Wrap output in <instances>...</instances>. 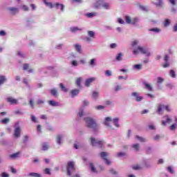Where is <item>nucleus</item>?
Here are the masks:
<instances>
[{"instance_id": "nucleus-26", "label": "nucleus", "mask_w": 177, "mask_h": 177, "mask_svg": "<svg viewBox=\"0 0 177 177\" xmlns=\"http://www.w3.org/2000/svg\"><path fill=\"white\" fill-rule=\"evenodd\" d=\"M118 121H120V119L118 118H114L113 121V124H115V126L117 127V128L120 127V124H118Z\"/></svg>"}, {"instance_id": "nucleus-41", "label": "nucleus", "mask_w": 177, "mask_h": 177, "mask_svg": "<svg viewBox=\"0 0 177 177\" xmlns=\"http://www.w3.org/2000/svg\"><path fill=\"white\" fill-rule=\"evenodd\" d=\"M164 82V79L161 77L157 78V84H162Z\"/></svg>"}, {"instance_id": "nucleus-59", "label": "nucleus", "mask_w": 177, "mask_h": 177, "mask_svg": "<svg viewBox=\"0 0 177 177\" xmlns=\"http://www.w3.org/2000/svg\"><path fill=\"white\" fill-rule=\"evenodd\" d=\"M44 172H45V174H46L47 175H50V169L46 168V169H45Z\"/></svg>"}, {"instance_id": "nucleus-44", "label": "nucleus", "mask_w": 177, "mask_h": 177, "mask_svg": "<svg viewBox=\"0 0 177 177\" xmlns=\"http://www.w3.org/2000/svg\"><path fill=\"white\" fill-rule=\"evenodd\" d=\"M171 22L169 21V19H167L165 21L164 26L165 27H168V26H169Z\"/></svg>"}, {"instance_id": "nucleus-46", "label": "nucleus", "mask_w": 177, "mask_h": 177, "mask_svg": "<svg viewBox=\"0 0 177 177\" xmlns=\"http://www.w3.org/2000/svg\"><path fill=\"white\" fill-rule=\"evenodd\" d=\"M29 67H30V64H24V70L25 71H27V70H28Z\"/></svg>"}, {"instance_id": "nucleus-3", "label": "nucleus", "mask_w": 177, "mask_h": 177, "mask_svg": "<svg viewBox=\"0 0 177 177\" xmlns=\"http://www.w3.org/2000/svg\"><path fill=\"white\" fill-rule=\"evenodd\" d=\"M139 52H140V53H142V55H147V56H150V52H149V50H147V48H145V47H142L140 46H139L137 49H134L133 51V53L134 55H138V53H139Z\"/></svg>"}, {"instance_id": "nucleus-34", "label": "nucleus", "mask_w": 177, "mask_h": 177, "mask_svg": "<svg viewBox=\"0 0 177 177\" xmlns=\"http://www.w3.org/2000/svg\"><path fill=\"white\" fill-rule=\"evenodd\" d=\"M75 48L76 49L77 52L81 53V46L80 44H75Z\"/></svg>"}, {"instance_id": "nucleus-36", "label": "nucleus", "mask_w": 177, "mask_h": 177, "mask_svg": "<svg viewBox=\"0 0 177 177\" xmlns=\"http://www.w3.org/2000/svg\"><path fill=\"white\" fill-rule=\"evenodd\" d=\"M167 122H172V119L167 118V122L166 121H162V125H167Z\"/></svg>"}, {"instance_id": "nucleus-32", "label": "nucleus", "mask_w": 177, "mask_h": 177, "mask_svg": "<svg viewBox=\"0 0 177 177\" xmlns=\"http://www.w3.org/2000/svg\"><path fill=\"white\" fill-rule=\"evenodd\" d=\"M86 17L91 18L94 17V16H96V12H89L86 14Z\"/></svg>"}, {"instance_id": "nucleus-6", "label": "nucleus", "mask_w": 177, "mask_h": 177, "mask_svg": "<svg viewBox=\"0 0 177 177\" xmlns=\"http://www.w3.org/2000/svg\"><path fill=\"white\" fill-rule=\"evenodd\" d=\"M100 156L101 158L104 160V161H106L107 165H110L111 164L110 160L107 158V157H109V153L107 152L102 151L100 153Z\"/></svg>"}, {"instance_id": "nucleus-23", "label": "nucleus", "mask_w": 177, "mask_h": 177, "mask_svg": "<svg viewBox=\"0 0 177 177\" xmlns=\"http://www.w3.org/2000/svg\"><path fill=\"white\" fill-rule=\"evenodd\" d=\"M6 82V77L4 75L0 76V85H2Z\"/></svg>"}, {"instance_id": "nucleus-51", "label": "nucleus", "mask_w": 177, "mask_h": 177, "mask_svg": "<svg viewBox=\"0 0 177 177\" xmlns=\"http://www.w3.org/2000/svg\"><path fill=\"white\" fill-rule=\"evenodd\" d=\"M29 104L32 109H34V100H30Z\"/></svg>"}, {"instance_id": "nucleus-15", "label": "nucleus", "mask_w": 177, "mask_h": 177, "mask_svg": "<svg viewBox=\"0 0 177 177\" xmlns=\"http://www.w3.org/2000/svg\"><path fill=\"white\" fill-rule=\"evenodd\" d=\"M8 10L11 12V15H17L19 13V9L17 8L12 7L8 8Z\"/></svg>"}, {"instance_id": "nucleus-7", "label": "nucleus", "mask_w": 177, "mask_h": 177, "mask_svg": "<svg viewBox=\"0 0 177 177\" xmlns=\"http://www.w3.org/2000/svg\"><path fill=\"white\" fill-rule=\"evenodd\" d=\"M162 109H165L166 111H171V109H169V106L159 105L158 107L157 113H158V114H161V113H162Z\"/></svg>"}, {"instance_id": "nucleus-43", "label": "nucleus", "mask_w": 177, "mask_h": 177, "mask_svg": "<svg viewBox=\"0 0 177 177\" xmlns=\"http://www.w3.org/2000/svg\"><path fill=\"white\" fill-rule=\"evenodd\" d=\"M59 86L64 92H67V88L66 87H64V85L62 83L59 84Z\"/></svg>"}, {"instance_id": "nucleus-33", "label": "nucleus", "mask_w": 177, "mask_h": 177, "mask_svg": "<svg viewBox=\"0 0 177 177\" xmlns=\"http://www.w3.org/2000/svg\"><path fill=\"white\" fill-rule=\"evenodd\" d=\"M122 53H119L118 54V55L116 56V60L118 61V62H121V60H122Z\"/></svg>"}, {"instance_id": "nucleus-1", "label": "nucleus", "mask_w": 177, "mask_h": 177, "mask_svg": "<svg viewBox=\"0 0 177 177\" xmlns=\"http://www.w3.org/2000/svg\"><path fill=\"white\" fill-rule=\"evenodd\" d=\"M84 121L86 124L87 128L93 129V132H97L99 131V125L96 123V121L92 118H85Z\"/></svg>"}, {"instance_id": "nucleus-62", "label": "nucleus", "mask_w": 177, "mask_h": 177, "mask_svg": "<svg viewBox=\"0 0 177 177\" xmlns=\"http://www.w3.org/2000/svg\"><path fill=\"white\" fill-rule=\"evenodd\" d=\"M103 109H104V106H103V105H100V106H96L97 110H102Z\"/></svg>"}, {"instance_id": "nucleus-27", "label": "nucleus", "mask_w": 177, "mask_h": 177, "mask_svg": "<svg viewBox=\"0 0 177 177\" xmlns=\"http://www.w3.org/2000/svg\"><path fill=\"white\" fill-rule=\"evenodd\" d=\"M50 92L53 96L57 97V91H56V89L53 88L50 91Z\"/></svg>"}, {"instance_id": "nucleus-30", "label": "nucleus", "mask_w": 177, "mask_h": 177, "mask_svg": "<svg viewBox=\"0 0 177 177\" xmlns=\"http://www.w3.org/2000/svg\"><path fill=\"white\" fill-rule=\"evenodd\" d=\"M19 154H20V152H17L15 153L11 154L10 155V158H17Z\"/></svg>"}, {"instance_id": "nucleus-31", "label": "nucleus", "mask_w": 177, "mask_h": 177, "mask_svg": "<svg viewBox=\"0 0 177 177\" xmlns=\"http://www.w3.org/2000/svg\"><path fill=\"white\" fill-rule=\"evenodd\" d=\"M48 149H49V144H48V142H45L44 145H43V149L42 150H44V151L48 150Z\"/></svg>"}, {"instance_id": "nucleus-52", "label": "nucleus", "mask_w": 177, "mask_h": 177, "mask_svg": "<svg viewBox=\"0 0 177 177\" xmlns=\"http://www.w3.org/2000/svg\"><path fill=\"white\" fill-rule=\"evenodd\" d=\"M84 115V109H80L79 111V117H82Z\"/></svg>"}, {"instance_id": "nucleus-13", "label": "nucleus", "mask_w": 177, "mask_h": 177, "mask_svg": "<svg viewBox=\"0 0 177 177\" xmlns=\"http://www.w3.org/2000/svg\"><path fill=\"white\" fill-rule=\"evenodd\" d=\"M110 122H113V119L110 117L106 118L104 122V125L110 127Z\"/></svg>"}, {"instance_id": "nucleus-47", "label": "nucleus", "mask_w": 177, "mask_h": 177, "mask_svg": "<svg viewBox=\"0 0 177 177\" xmlns=\"http://www.w3.org/2000/svg\"><path fill=\"white\" fill-rule=\"evenodd\" d=\"M97 96H99V93H97L96 91H93V97L94 99H96L97 97Z\"/></svg>"}, {"instance_id": "nucleus-25", "label": "nucleus", "mask_w": 177, "mask_h": 177, "mask_svg": "<svg viewBox=\"0 0 177 177\" xmlns=\"http://www.w3.org/2000/svg\"><path fill=\"white\" fill-rule=\"evenodd\" d=\"M125 20H126V23H127V24H131V23H132V18H131V17L126 16L125 17Z\"/></svg>"}, {"instance_id": "nucleus-4", "label": "nucleus", "mask_w": 177, "mask_h": 177, "mask_svg": "<svg viewBox=\"0 0 177 177\" xmlns=\"http://www.w3.org/2000/svg\"><path fill=\"white\" fill-rule=\"evenodd\" d=\"M91 145L93 147H97L102 149L104 145V142L103 140H97L94 138H91Z\"/></svg>"}, {"instance_id": "nucleus-49", "label": "nucleus", "mask_w": 177, "mask_h": 177, "mask_svg": "<svg viewBox=\"0 0 177 177\" xmlns=\"http://www.w3.org/2000/svg\"><path fill=\"white\" fill-rule=\"evenodd\" d=\"M86 106H89V102H88V100H84L83 102L82 107H86Z\"/></svg>"}, {"instance_id": "nucleus-29", "label": "nucleus", "mask_w": 177, "mask_h": 177, "mask_svg": "<svg viewBox=\"0 0 177 177\" xmlns=\"http://www.w3.org/2000/svg\"><path fill=\"white\" fill-rule=\"evenodd\" d=\"M81 28H78L77 27H73V28H71V32H77V31H81Z\"/></svg>"}, {"instance_id": "nucleus-39", "label": "nucleus", "mask_w": 177, "mask_h": 177, "mask_svg": "<svg viewBox=\"0 0 177 177\" xmlns=\"http://www.w3.org/2000/svg\"><path fill=\"white\" fill-rule=\"evenodd\" d=\"M169 75L171 77V78H175L176 77V75L175 74V71L174 70L170 71Z\"/></svg>"}, {"instance_id": "nucleus-50", "label": "nucleus", "mask_w": 177, "mask_h": 177, "mask_svg": "<svg viewBox=\"0 0 177 177\" xmlns=\"http://www.w3.org/2000/svg\"><path fill=\"white\" fill-rule=\"evenodd\" d=\"M136 138L138 139V140H140V142H146V139H145L142 137H140L139 136H137Z\"/></svg>"}, {"instance_id": "nucleus-18", "label": "nucleus", "mask_w": 177, "mask_h": 177, "mask_svg": "<svg viewBox=\"0 0 177 177\" xmlns=\"http://www.w3.org/2000/svg\"><path fill=\"white\" fill-rule=\"evenodd\" d=\"M71 93L72 95V97H74L75 96H77L78 93H80V90L78 89H74L71 91Z\"/></svg>"}, {"instance_id": "nucleus-28", "label": "nucleus", "mask_w": 177, "mask_h": 177, "mask_svg": "<svg viewBox=\"0 0 177 177\" xmlns=\"http://www.w3.org/2000/svg\"><path fill=\"white\" fill-rule=\"evenodd\" d=\"M62 139H63V137L62 136H57V143L58 145H62Z\"/></svg>"}, {"instance_id": "nucleus-8", "label": "nucleus", "mask_w": 177, "mask_h": 177, "mask_svg": "<svg viewBox=\"0 0 177 177\" xmlns=\"http://www.w3.org/2000/svg\"><path fill=\"white\" fill-rule=\"evenodd\" d=\"M88 35L90 37H86L85 39H86V41H87V42H91V41H92V39H91V38H95V32H93L92 30H88Z\"/></svg>"}, {"instance_id": "nucleus-19", "label": "nucleus", "mask_w": 177, "mask_h": 177, "mask_svg": "<svg viewBox=\"0 0 177 177\" xmlns=\"http://www.w3.org/2000/svg\"><path fill=\"white\" fill-rule=\"evenodd\" d=\"M131 168L134 171H139V170L142 169V166H140V165H134L131 167Z\"/></svg>"}, {"instance_id": "nucleus-20", "label": "nucleus", "mask_w": 177, "mask_h": 177, "mask_svg": "<svg viewBox=\"0 0 177 177\" xmlns=\"http://www.w3.org/2000/svg\"><path fill=\"white\" fill-rule=\"evenodd\" d=\"M48 104H50V106H60V104H59V102H56L54 100H50L48 101Z\"/></svg>"}, {"instance_id": "nucleus-22", "label": "nucleus", "mask_w": 177, "mask_h": 177, "mask_svg": "<svg viewBox=\"0 0 177 177\" xmlns=\"http://www.w3.org/2000/svg\"><path fill=\"white\" fill-rule=\"evenodd\" d=\"M144 85H145V88H147V89H148V91H149L150 92L153 91V87L147 82H144Z\"/></svg>"}, {"instance_id": "nucleus-61", "label": "nucleus", "mask_w": 177, "mask_h": 177, "mask_svg": "<svg viewBox=\"0 0 177 177\" xmlns=\"http://www.w3.org/2000/svg\"><path fill=\"white\" fill-rule=\"evenodd\" d=\"M105 74H106V75H107L108 77H111V71L107 70V71H106Z\"/></svg>"}, {"instance_id": "nucleus-17", "label": "nucleus", "mask_w": 177, "mask_h": 177, "mask_svg": "<svg viewBox=\"0 0 177 177\" xmlns=\"http://www.w3.org/2000/svg\"><path fill=\"white\" fill-rule=\"evenodd\" d=\"M81 82H82V77H78L76 80V85L80 88L82 89V85H81Z\"/></svg>"}, {"instance_id": "nucleus-45", "label": "nucleus", "mask_w": 177, "mask_h": 177, "mask_svg": "<svg viewBox=\"0 0 177 177\" xmlns=\"http://www.w3.org/2000/svg\"><path fill=\"white\" fill-rule=\"evenodd\" d=\"M133 149H135V150L139 151V144H134L132 145Z\"/></svg>"}, {"instance_id": "nucleus-12", "label": "nucleus", "mask_w": 177, "mask_h": 177, "mask_svg": "<svg viewBox=\"0 0 177 177\" xmlns=\"http://www.w3.org/2000/svg\"><path fill=\"white\" fill-rule=\"evenodd\" d=\"M104 2V0L97 1L94 4V8H100V6H102Z\"/></svg>"}, {"instance_id": "nucleus-42", "label": "nucleus", "mask_w": 177, "mask_h": 177, "mask_svg": "<svg viewBox=\"0 0 177 177\" xmlns=\"http://www.w3.org/2000/svg\"><path fill=\"white\" fill-rule=\"evenodd\" d=\"M21 8H22V10H24L25 12H28L30 10V8H28V6L26 5H23Z\"/></svg>"}, {"instance_id": "nucleus-60", "label": "nucleus", "mask_w": 177, "mask_h": 177, "mask_svg": "<svg viewBox=\"0 0 177 177\" xmlns=\"http://www.w3.org/2000/svg\"><path fill=\"white\" fill-rule=\"evenodd\" d=\"M36 103H37V104H44V100L39 99L37 100V102Z\"/></svg>"}, {"instance_id": "nucleus-14", "label": "nucleus", "mask_w": 177, "mask_h": 177, "mask_svg": "<svg viewBox=\"0 0 177 177\" xmlns=\"http://www.w3.org/2000/svg\"><path fill=\"white\" fill-rule=\"evenodd\" d=\"M131 95L136 97V102H141V100L143 99V97L139 96L137 92H134Z\"/></svg>"}, {"instance_id": "nucleus-2", "label": "nucleus", "mask_w": 177, "mask_h": 177, "mask_svg": "<svg viewBox=\"0 0 177 177\" xmlns=\"http://www.w3.org/2000/svg\"><path fill=\"white\" fill-rule=\"evenodd\" d=\"M44 3H45V5L46 6H48V8H50V9H53V8H55V9H60V10L62 12H63V10H64V5L59 3H55L54 4H53L50 2H48V1L46 0H44L43 1Z\"/></svg>"}, {"instance_id": "nucleus-58", "label": "nucleus", "mask_w": 177, "mask_h": 177, "mask_svg": "<svg viewBox=\"0 0 177 177\" xmlns=\"http://www.w3.org/2000/svg\"><path fill=\"white\" fill-rule=\"evenodd\" d=\"M109 172H111V174H112L113 175H117V172L115 171V170H114V169H111L109 170Z\"/></svg>"}, {"instance_id": "nucleus-57", "label": "nucleus", "mask_w": 177, "mask_h": 177, "mask_svg": "<svg viewBox=\"0 0 177 177\" xmlns=\"http://www.w3.org/2000/svg\"><path fill=\"white\" fill-rule=\"evenodd\" d=\"M170 129L171 131H175V129H176V125L175 124H173L171 127H170Z\"/></svg>"}, {"instance_id": "nucleus-24", "label": "nucleus", "mask_w": 177, "mask_h": 177, "mask_svg": "<svg viewBox=\"0 0 177 177\" xmlns=\"http://www.w3.org/2000/svg\"><path fill=\"white\" fill-rule=\"evenodd\" d=\"M90 169L92 172H94V174H97V171H96V168H95L93 163H90Z\"/></svg>"}, {"instance_id": "nucleus-5", "label": "nucleus", "mask_w": 177, "mask_h": 177, "mask_svg": "<svg viewBox=\"0 0 177 177\" xmlns=\"http://www.w3.org/2000/svg\"><path fill=\"white\" fill-rule=\"evenodd\" d=\"M66 169H67V174L69 176H71V171H75V166L74 162L73 161L68 162Z\"/></svg>"}, {"instance_id": "nucleus-64", "label": "nucleus", "mask_w": 177, "mask_h": 177, "mask_svg": "<svg viewBox=\"0 0 177 177\" xmlns=\"http://www.w3.org/2000/svg\"><path fill=\"white\" fill-rule=\"evenodd\" d=\"M1 177H9V174H6V172H3L1 174Z\"/></svg>"}, {"instance_id": "nucleus-53", "label": "nucleus", "mask_w": 177, "mask_h": 177, "mask_svg": "<svg viewBox=\"0 0 177 177\" xmlns=\"http://www.w3.org/2000/svg\"><path fill=\"white\" fill-rule=\"evenodd\" d=\"M95 62V59H91V61H90V65L91 66H95L96 64V63Z\"/></svg>"}, {"instance_id": "nucleus-38", "label": "nucleus", "mask_w": 177, "mask_h": 177, "mask_svg": "<svg viewBox=\"0 0 177 177\" xmlns=\"http://www.w3.org/2000/svg\"><path fill=\"white\" fill-rule=\"evenodd\" d=\"M149 31H153V32H160V31H161V30H160L158 28H154L149 29Z\"/></svg>"}, {"instance_id": "nucleus-10", "label": "nucleus", "mask_w": 177, "mask_h": 177, "mask_svg": "<svg viewBox=\"0 0 177 177\" xmlns=\"http://www.w3.org/2000/svg\"><path fill=\"white\" fill-rule=\"evenodd\" d=\"M7 102L8 103H10V104H17V100L12 97H9L7 98Z\"/></svg>"}, {"instance_id": "nucleus-11", "label": "nucleus", "mask_w": 177, "mask_h": 177, "mask_svg": "<svg viewBox=\"0 0 177 177\" xmlns=\"http://www.w3.org/2000/svg\"><path fill=\"white\" fill-rule=\"evenodd\" d=\"M158 1L153 2V5H156L158 8H163L164 2L162 0H157Z\"/></svg>"}, {"instance_id": "nucleus-21", "label": "nucleus", "mask_w": 177, "mask_h": 177, "mask_svg": "<svg viewBox=\"0 0 177 177\" xmlns=\"http://www.w3.org/2000/svg\"><path fill=\"white\" fill-rule=\"evenodd\" d=\"M28 176H30V177H42V176H41V174H39L38 173H34V172L29 173Z\"/></svg>"}, {"instance_id": "nucleus-56", "label": "nucleus", "mask_w": 177, "mask_h": 177, "mask_svg": "<svg viewBox=\"0 0 177 177\" xmlns=\"http://www.w3.org/2000/svg\"><path fill=\"white\" fill-rule=\"evenodd\" d=\"M72 66H78V62L76 60H73L71 62Z\"/></svg>"}, {"instance_id": "nucleus-9", "label": "nucleus", "mask_w": 177, "mask_h": 177, "mask_svg": "<svg viewBox=\"0 0 177 177\" xmlns=\"http://www.w3.org/2000/svg\"><path fill=\"white\" fill-rule=\"evenodd\" d=\"M20 132H21V129L20 128V127H15L14 131L15 138H19V136H20Z\"/></svg>"}, {"instance_id": "nucleus-63", "label": "nucleus", "mask_w": 177, "mask_h": 177, "mask_svg": "<svg viewBox=\"0 0 177 177\" xmlns=\"http://www.w3.org/2000/svg\"><path fill=\"white\" fill-rule=\"evenodd\" d=\"M140 9H141L142 10H147V8L142 5L140 6Z\"/></svg>"}, {"instance_id": "nucleus-55", "label": "nucleus", "mask_w": 177, "mask_h": 177, "mask_svg": "<svg viewBox=\"0 0 177 177\" xmlns=\"http://www.w3.org/2000/svg\"><path fill=\"white\" fill-rule=\"evenodd\" d=\"M167 170L170 174H174V169H172V167L171 166H169L167 167Z\"/></svg>"}, {"instance_id": "nucleus-54", "label": "nucleus", "mask_w": 177, "mask_h": 177, "mask_svg": "<svg viewBox=\"0 0 177 177\" xmlns=\"http://www.w3.org/2000/svg\"><path fill=\"white\" fill-rule=\"evenodd\" d=\"M124 156H126L125 152H119L118 153V157H124Z\"/></svg>"}, {"instance_id": "nucleus-40", "label": "nucleus", "mask_w": 177, "mask_h": 177, "mask_svg": "<svg viewBox=\"0 0 177 177\" xmlns=\"http://www.w3.org/2000/svg\"><path fill=\"white\" fill-rule=\"evenodd\" d=\"M139 22V19L138 18H133V19H131V24L135 25L136 24V23Z\"/></svg>"}, {"instance_id": "nucleus-35", "label": "nucleus", "mask_w": 177, "mask_h": 177, "mask_svg": "<svg viewBox=\"0 0 177 177\" xmlns=\"http://www.w3.org/2000/svg\"><path fill=\"white\" fill-rule=\"evenodd\" d=\"M102 8L104 9H109L110 3H102Z\"/></svg>"}, {"instance_id": "nucleus-37", "label": "nucleus", "mask_w": 177, "mask_h": 177, "mask_svg": "<svg viewBox=\"0 0 177 177\" xmlns=\"http://www.w3.org/2000/svg\"><path fill=\"white\" fill-rule=\"evenodd\" d=\"M10 121V120L9 118H6L1 120V123L4 124H8Z\"/></svg>"}, {"instance_id": "nucleus-16", "label": "nucleus", "mask_w": 177, "mask_h": 177, "mask_svg": "<svg viewBox=\"0 0 177 177\" xmlns=\"http://www.w3.org/2000/svg\"><path fill=\"white\" fill-rule=\"evenodd\" d=\"M93 81H95V77H91L86 80V82H85L86 86H89L92 84V82H93Z\"/></svg>"}, {"instance_id": "nucleus-48", "label": "nucleus", "mask_w": 177, "mask_h": 177, "mask_svg": "<svg viewBox=\"0 0 177 177\" xmlns=\"http://www.w3.org/2000/svg\"><path fill=\"white\" fill-rule=\"evenodd\" d=\"M134 68H136V70H140V68H142V64L134 65Z\"/></svg>"}]
</instances>
